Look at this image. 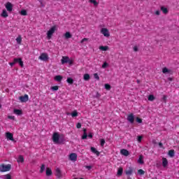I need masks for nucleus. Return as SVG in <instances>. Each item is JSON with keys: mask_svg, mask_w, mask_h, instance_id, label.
Wrapping results in <instances>:
<instances>
[{"mask_svg": "<svg viewBox=\"0 0 179 179\" xmlns=\"http://www.w3.org/2000/svg\"><path fill=\"white\" fill-rule=\"evenodd\" d=\"M10 169H12V166L10 164L5 165L4 164H2L0 165V172L1 173L10 171Z\"/></svg>", "mask_w": 179, "mask_h": 179, "instance_id": "f257e3e1", "label": "nucleus"}, {"mask_svg": "<svg viewBox=\"0 0 179 179\" xmlns=\"http://www.w3.org/2000/svg\"><path fill=\"white\" fill-rule=\"evenodd\" d=\"M57 25H55L53 27H52L49 31H48V33H47V37H48V40H50L51 37H52V34L54 33H55L56 30H57Z\"/></svg>", "mask_w": 179, "mask_h": 179, "instance_id": "f03ea898", "label": "nucleus"}, {"mask_svg": "<svg viewBox=\"0 0 179 179\" xmlns=\"http://www.w3.org/2000/svg\"><path fill=\"white\" fill-rule=\"evenodd\" d=\"M52 141L54 143H59V134L57 132L54 133L52 135Z\"/></svg>", "mask_w": 179, "mask_h": 179, "instance_id": "7ed1b4c3", "label": "nucleus"}, {"mask_svg": "<svg viewBox=\"0 0 179 179\" xmlns=\"http://www.w3.org/2000/svg\"><path fill=\"white\" fill-rule=\"evenodd\" d=\"M126 176H132L134 173V167L129 166L124 171Z\"/></svg>", "mask_w": 179, "mask_h": 179, "instance_id": "20e7f679", "label": "nucleus"}, {"mask_svg": "<svg viewBox=\"0 0 179 179\" xmlns=\"http://www.w3.org/2000/svg\"><path fill=\"white\" fill-rule=\"evenodd\" d=\"M127 121L129 122H130V124H134V121H135V115H134V113H130L128 116H127Z\"/></svg>", "mask_w": 179, "mask_h": 179, "instance_id": "39448f33", "label": "nucleus"}, {"mask_svg": "<svg viewBox=\"0 0 179 179\" xmlns=\"http://www.w3.org/2000/svg\"><path fill=\"white\" fill-rule=\"evenodd\" d=\"M101 33L104 36V37H110V32L106 28H102Z\"/></svg>", "mask_w": 179, "mask_h": 179, "instance_id": "423d86ee", "label": "nucleus"}, {"mask_svg": "<svg viewBox=\"0 0 179 179\" xmlns=\"http://www.w3.org/2000/svg\"><path fill=\"white\" fill-rule=\"evenodd\" d=\"M20 100L22 103H26L29 101V95L24 94V96H20Z\"/></svg>", "mask_w": 179, "mask_h": 179, "instance_id": "0eeeda50", "label": "nucleus"}, {"mask_svg": "<svg viewBox=\"0 0 179 179\" xmlns=\"http://www.w3.org/2000/svg\"><path fill=\"white\" fill-rule=\"evenodd\" d=\"M39 59H41V61H48V55H47L46 53H42L39 56Z\"/></svg>", "mask_w": 179, "mask_h": 179, "instance_id": "6e6552de", "label": "nucleus"}, {"mask_svg": "<svg viewBox=\"0 0 179 179\" xmlns=\"http://www.w3.org/2000/svg\"><path fill=\"white\" fill-rule=\"evenodd\" d=\"M69 159L71 162H76V160H78V155H76V153H71L69 155Z\"/></svg>", "mask_w": 179, "mask_h": 179, "instance_id": "1a4fd4ad", "label": "nucleus"}, {"mask_svg": "<svg viewBox=\"0 0 179 179\" xmlns=\"http://www.w3.org/2000/svg\"><path fill=\"white\" fill-rule=\"evenodd\" d=\"M6 9H7L8 12H12L13 9V5H12L10 2L6 3Z\"/></svg>", "mask_w": 179, "mask_h": 179, "instance_id": "9d476101", "label": "nucleus"}, {"mask_svg": "<svg viewBox=\"0 0 179 179\" xmlns=\"http://www.w3.org/2000/svg\"><path fill=\"white\" fill-rule=\"evenodd\" d=\"M6 136L7 139H8V141H12L13 142V141H15V139L13 138V134L10 132L6 133Z\"/></svg>", "mask_w": 179, "mask_h": 179, "instance_id": "9b49d317", "label": "nucleus"}, {"mask_svg": "<svg viewBox=\"0 0 179 179\" xmlns=\"http://www.w3.org/2000/svg\"><path fill=\"white\" fill-rule=\"evenodd\" d=\"M55 176L58 178H61L62 177V172L61 171V169H59V168L56 169Z\"/></svg>", "mask_w": 179, "mask_h": 179, "instance_id": "f8f14e48", "label": "nucleus"}, {"mask_svg": "<svg viewBox=\"0 0 179 179\" xmlns=\"http://www.w3.org/2000/svg\"><path fill=\"white\" fill-rule=\"evenodd\" d=\"M120 153L121 155H123V156H129V151L125 149H122Z\"/></svg>", "mask_w": 179, "mask_h": 179, "instance_id": "ddd939ff", "label": "nucleus"}, {"mask_svg": "<svg viewBox=\"0 0 179 179\" xmlns=\"http://www.w3.org/2000/svg\"><path fill=\"white\" fill-rule=\"evenodd\" d=\"M61 61L62 65H64V64H68V62L69 61V57L67 56L63 57Z\"/></svg>", "mask_w": 179, "mask_h": 179, "instance_id": "4468645a", "label": "nucleus"}, {"mask_svg": "<svg viewBox=\"0 0 179 179\" xmlns=\"http://www.w3.org/2000/svg\"><path fill=\"white\" fill-rule=\"evenodd\" d=\"M91 152L96 155V156H100V152L94 147H91Z\"/></svg>", "mask_w": 179, "mask_h": 179, "instance_id": "2eb2a0df", "label": "nucleus"}, {"mask_svg": "<svg viewBox=\"0 0 179 179\" xmlns=\"http://www.w3.org/2000/svg\"><path fill=\"white\" fill-rule=\"evenodd\" d=\"M13 113L14 114H16V115H22V114H23L22 110L20 109H14Z\"/></svg>", "mask_w": 179, "mask_h": 179, "instance_id": "dca6fc26", "label": "nucleus"}, {"mask_svg": "<svg viewBox=\"0 0 179 179\" xmlns=\"http://www.w3.org/2000/svg\"><path fill=\"white\" fill-rule=\"evenodd\" d=\"M167 164H169V161H167L166 158H162V166L163 167H167Z\"/></svg>", "mask_w": 179, "mask_h": 179, "instance_id": "f3484780", "label": "nucleus"}, {"mask_svg": "<svg viewBox=\"0 0 179 179\" xmlns=\"http://www.w3.org/2000/svg\"><path fill=\"white\" fill-rule=\"evenodd\" d=\"M46 176L48 177H50V176H52V171L50 168L46 169Z\"/></svg>", "mask_w": 179, "mask_h": 179, "instance_id": "a211bd4d", "label": "nucleus"}, {"mask_svg": "<svg viewBox=\"0 0 179 179\" xmlns=\"http://www.w3.org/2000/svg\"><path fill=\"white\" fill-rule=\"evenodd\" d=\"M122 173H124V169H122V167L119 168L117 170L118 177H121V176H122Z\"/></svg>", "mask_w": 179, "mask_h": 179, "instance_id": "6ab92c4d", "label": "nucleus"}, {"mask_svg": "<svg viewBox=\"0 0 179 179\" xmlns=\"http://www.w3.org/2000/svg\"><path fill=\"white\" fill-rule=\"evenodd\" d=\"M63 79L62 76H55V80H56V82H62Z\"/></svg>", "mask_w": 179, "mask_h": 179, "instance_id": "aec40b11", "label": "nucleus"}, {"mask_svg": "<svg viewBox=\"0 0 179 179\" xmlns=\"http://www.w3.org/2000/svg\"><path fill=\"white\" fill-rule=\"evenodd\" d=\"M17 162V163H24V158L23 157V155H20Z\"/></svg>", "mask_w": 179, "mask_h": 179, "instance_id": "412c9836", "label": "nucleus"}, {"mask_svg": "<svg viewBox=\"0 0 179 179\" xmlns=\"http://www.w3.org/2000/svg\"><path fill=\"white\" fill-rule=\"evenodd\" d=\"M161 10L163 12V13H164L165 15H167V13H169V10L167 9V8L164 7V6H162L161 7Z\"/></svg>", "mask_w": 179, "mask_h": 179, "instance_id": "4be33fe9", "label": "nucleus"}, {"mask_svg": "<svg viewBox=\"0 0 179 179\" xmlns=\"http://www.w3.org/2000/svg\"><path fill=\"white\" fill-rule=\"evenodd\" d=\"M168 155L170 157H174V155H176V152H174V150H170L168 152Z\"/></svg>", "mask_w": 179, "mask_h": 179, "instance_id": "5701e85b", "label": "nucleus"}, {"mask_svg": "<svg viewBox=\"0 0 179 179\" xmlns=\"http://www.w3.org/2000/svg\"><path fill=\"white\" fill-rule=\"evenodd\" d=\"M138 163H139L140 164H143V163H145L143 162V155H140L139 158L138 159Z\"/></svg>", "mask_w": 179, "mask_h": 179, "instance_id": "b1692460", "label": "nucleus"}, {"mask_svg": "<svg viewBox=\"0 0 179 179\" xmlns=\"http://www.w3.org/2000/svg\"><path fill=\"white\" fill-rule=\"evenodd\" d=\"M86 131H87L86 129H83L84 133L83 134L82 139H87V133Z\"/></svg>", "mask_w": 179, "mask_h": 179, "instance_id": "393cba45", "label": "nucleus"}, {"mask_svg": "<svg viewBox=\"0 0 179 179\" xmlns=\"http://www.w3.org/2000/svg\"><path fill=\"white\" fill-rule=\"evenodd\" d=\"M99 50H101V51H107L108 50V46H100L99 47Z\"/></svg>", "mask_w": 179, "mask_h": 179, "instance_id": "a878e982", "label": "nucleus"}, {"mask_svg": "<svg viewBox=\"0 0 179 179\" xmlns=\"http://www.w3.org/2000/svg\"><path fill=\"white\" fill-rule=\"evenodd\" d=\"M162 72H163V73H170L171 72V70H169V69H167V67H164L162 69Z\"/></svg>", "mask_w": 179, "mask_h": 179, "instance_id": "bb28decb", "label": "nucleus"}, {"mask_svg": "<svg viewBox=\"0 0 179 179\" xmlns=\"http://www.w3.org/2000/svg\"><path fill=\"white\" fill-rule=\"evenodd\" d=\"M2 17H8V12H6V10H3V12L1 13Z\"/></svg>", "mask_w": 179, "mask_h": 179, "instance_id": "cd10ccee", "label": "nucleus"}, {"mask_svg": "<svg viewBox=\"0 0 179 179\" xmlns=\"http://www.w3.org/2000/svg\"><path fill=\"white\" fill-rule=\"evenodd\" d=\"M64 37L66 38H71L72 37V34H71V32H66L64 34Z\"/></svg>", "mask_w": 179, "mask_h": 179, "instance_id": "c85d7f7f", "label": "nucleus"}, {"mask_svg": "<svg viewBox=\"0 0 179 179\" xmlns=\"http://www.w3.org/2000/svg\"><path fill=\"white\" fill-rule=\"evenodd\" d=\"M84 80H90V75H89L88 73H86L84 75L83 77Z\"/></svg>", "mask_w": 179, "mask_h": 179, "instance_id": "c756f323", "label": "nucleus"}, {"mask_svg": "<svg viewBox=\"0 0 179 179\" xmlns=\"http://www.w3.org/2000/svg\"><path fill=\"white\" fill-rule=\"evenodd\" d=\"M44 170H45V165L43 164L41 166V170H40L41 174H43V173H44Z\"/></svg>", "mask_w": 179, "mask_h": 179, "instance_id": "7c9ffc66", "label": "nucleus"}, {"mask_svg": "<svg viewBox=\"0 0 179 179\" xmlns=\"http://www.w3.org/2000/svg\"><path fill=\"white\" fill-rule=\"evenodd\" d=\"M20 15H22V16H27V11L26 10H22Z\"/></svg>", "mask_w": 179, "mask_h": 179, "instance_id": "2f4dec72", "label": "nucleus"}, {"mask_svg": "<svg viewBox=\"0 0 179 179\" xmlns=\"http://www.w3.org/2000/svg\"><path fill=\"white\" fill-rule=\"evenodd\" d=\"M66 82L69 83V85H73V79L72 78H68Z\"/></svg>", "mask_w": 179, "mask_h": 179, "instance_id": "473e14b6", "label": "nucleus"}, {"mask_svg": "<svg viewBox=\"0 0 179 179\" xmlns=\"http://www.w3.org/2000/svg\"><path fill=\"white\" fill-rule=\"evenodd\" d=\"M90 2L91 3H93L94 6H99V3L96 0H90Z\"/></svg>", "mask_w": 179, "mask_h": 179, "instance_id": "72a5a7b5", "label": "nucleus"}, {"mask_svg": "<svg viewBox=\"0 0 179 179\" xmlns=\"http://www.w3.org/2000/svg\"><path fill=\"white\" fill-rule=\"evenodd\" d=\"M58 89H59V87L58 85L51 87V90H53V92H57Z\"/></svg>", "mask_w": 179, "mask_h": 179, "instance_id": "f704fd0d", "label": "nucleus"}, {"mask_svg": "<svg viewBox=\"0 0 179 179\" xmlns=\"http://www.w3.org/2000/svg\"><path fill=\"white\" fill-rule=\"evenodd\" d=\"M16 41L18 44H22V36H19L17 38H16Z\"/></svg>", "mask_w": 179, "mask_h": 179, "instance_id": "c9c22d12", "label": "nucleus"}, {"mask_svg": "<svg viewBox=\"0 0 179 179\" xmlns=\"http://www.w3.org/2000/svg\"><path fill=\"white\" fill-rule=\"evenodd\" d=\"M148 100L149 101H153V100H155V96L153 94L149 95Z\"/></svg>", "mask_w": 179, "mask_h": 179, "instance_id": "e433bc0d", "label": "nucleus"}, {"mask_svg": "<svg viewBox=\"0 0 179 179\" xmlns=\"http://www.w3.org/2000/svg\"><path fill=\"white\" fill-rule=\"evenodd\" d=\"M71 117H78V111L74 110L71 113Z\"/></svg>", "mask_w": 179, "mask_h": 179, "instance_id": "4c0bfd02", "label": "nucleus"}, {"mask_svg": "<svg viewBox=\"0 0 179 179\" xmlns=\"http://www.w3.org/2000/svg\"><path fill=\"white\" fill-rule=\"evenodd\" d=\"M138 174H139V176H143V174H145V171H143V169H139L138 171Z\"/></svg>", "mask_w": 179, "mask_h": 179, "instance_id": "58836bf2", "label": "nucleus"}, {"mask_svg": "<svg viewBox=\"0 0 179 179\" xmlns=\"http://www.w3.org/2000/svg\"><path fill=\"white\" fill-rule=\"evenodd\" d=\"M105 89L106 90H110L111 89V85H110V84H105Z\"/></svg>", "mask_w": 179, "mask_h": 179, "instance_id": "ea45409f", "label": "nucleus"}, {"mask_svg": "<svg viewBox=\"0 0 179 179\" xmlns=\"http://www.w3.org/2000/svg\"><path fill=\"white\" fill-rule=\"evenodd\" d=\"M21 59H20V58H15V59H14V62H15V64H19V62H20Z\"/></svg>", "mask_w": 179, "mask_h": 179, "instance_id": "a19ab883", "label": "nucleus"}, {"mask_svg": "<svg viewBox=\"0 0 179 179\" xmlns=\"http://www.w3.org/2000/svg\"><path fill=\"white\" fill-rule=\"evenodd\" d=\"M94 79H96V80H100V77L99 76V74L94 73Z\"/></svg>", "mask_w": 179, "mask_h": 179, "instance_id": "79ce46f5", "label": "nucleus"}, {"mask_svg": "<svg viewBox=\"0 0 179 179\" xmlns=\"http://www.w3.org/2000/svg\"><path fill=\"white\" fill-rule=\"evenodd\" d=\"M143 138V136H138V138H137V141L138 142H139V143H141L142 142V139Z\"/></svg>", "mask_w": 179, "mask_h": 179, "instance_id": "37998d69", "label": "nucleus"}, {"mask_svg": "<svg viewBox=\"0 0 179 179\" xmlns=\"http://www.w3.org/2000/svg\"><path fill=\"white\" fill-rule=\"evenodd\" d=\"M4 179H12V176H10V174H6V176H4Z\"/></svg>", "mask_w": 179, "mask_h": 179, "instance_id": "c03bdc74", "label": "nucleus"}, {"mask_svg": "<svg viewBox=\"0 0 179 179\" xmlns=\"http://www.w3.org/2000/svg\"><path fill=\"white\" fill-rule=\"evenodd\" d=\"M108 66V64L107 62H104L102 65V68L103 69H106V68H107Z\"/></svg>", "mask_w": 179, "mask_h": 179, "instance_id": "a18cd8bd", "label": "nucleus"}, {"mask_svg": "<svg viewBox=\"0 0 179 179\" xmlns=\"http://www.w3.org/2000/svg\"><path fill=\"white\" fill-rule=\"evenodd\" d=\"M106 143V140L101 138V146L103 148L104 146V144Z\"/></svg>", "mask_w": 179, "mask_h": 179, "instance_id": "49530a36", "label": "nucleus"}, {"mask_svg": "<svg viewBox=\"0 0 179 179\" xmlns=\"http://www.w3.org/2000/svg\"><path fill=\"white\" fill-rule=\"evenodd\" d=\"M162 101H164V103H166L167 101V96L164 95L162 97Z\"/></svg>", "mask_w": 179, "mask_h": 179, "instance_id": "de8ad7c7", "label": "nucleus"}, {"mask_svg": "<svg viewBox=\"0 0 179 179\" xmlns=\"http://www.w3.org/2000/svg\"><path fill=\"white\" fill-rule=\"evenodd\" d=\"M136 122H138V124H142V119L139 117H136Z\"/></svg>", "mask_w": 179, "mask_h": 179, "instance_id": "09e8293b", "label": "nucleus"}, {"mask_svg": "<svg viewBox=\"0 0 179 179\" xmlns=\"http://www.w3.org/2000/svg\"><path fill=\"white\" fill-rule=\"evenodd\" d=\"M67 64H69L70 66H72V65H73V61L69 59Z\"/></svg>", "mask_w": 179, "mask_h": 179, "instance_id": "8fccbe9b", "label": "nucleus"}, {"mask_svg": "<svg viewBox=\"0 0 179 179\" xmlns=\"http://www.w3.org/2000/svg\"><path fill=\"white\" fill-rule=\"evenodd\" d=\"M39 2L41 3V8H44L45 6V4L43 3V0H39Z\"/></svg>", "mask_w": 179, "mask_h": 179, "instance_id": "3c124183", "label": "nucleus"}, {"mask_svg": "<svg viewBox=\"0 0 179 179\" xmlns=\"http://www.w3.org/2000/svg\"><path fill=\"white\" fill-rule=\"evenodd\" d=\"M88 40H89V38H84L83 40H81L80 43H81V44H83V43H85V41H87Z\"/></svg>", "mask_w": 179, "mask_h": 179, "instance_id": "603ef678", "label": "nucleus"}, {"mask_svg": "<svg viewBox=\"0 0 179 179\" xmlns=\"http://www.w3.org/2000/svg\"><path fill=\"white\" fill-rule=\"evenodd\" d=\"M19 65H20V66H21L22 68H23V66H24V64H23V61H22V59H21V61L20 62H19Z\"/></svg>", "mask_w": 179, "mask_h": 179, "instance_id": "864d4df0", "label": "nucleus"}, {"mask_svg": "<svg viewBox=\"0 0 179 179\" xmlns=\"http://www.w3.org/2000/svg\"><path fill=\"white\" fill-rule=\"evenodd\" d=\"M76 127H77V128L79 129L82 128V124H80V123L78 122V123L77 124Z\"/></svg>", "mask_w": 179, "mask_h": 179, "instance_id": "5fc2aeb1", "label": "nucleus"}, {"mask_svg": "<svg viewBox=\"0 0 179 179\" xmlns=\"http://www.w3.org/2000/svg\"><path fill=\"white\" fill-rule=\"evenodd\" d=\"M155 15H157L158 16L160 15V10H157Z\"/></svg>", "mask_w": 179, "mask_h": 179, "instance_id": "6e6d98bb", "label": "nucleus"}, {"mask_svg": "<svg viewBox=\"0 0 179 179\" xmlns=\"http://www.w3.org/2000/svg\"><path fill=\"white\" fill-rule=\"evenodd\" d=\"M134 51H135L136 52L138 51V47L137 46L134 47Z\"/></svg>", "mask_w": 179, "mask_h": 179, "instance_id": "4d7b16f0", "label": "nucleus"}, {"mask_svg": "<svg viewBox=\"0 0 179 179\" xmlns=\"http://www.w3.org/2000/svg\"><path fill=\"white\" fill-rule=\"evenodd\" d=\"M88 138H93V135L92 134V133H90L88 134Z\"/></svg>", "mask_w": 179, "mask_h": 179, "instance_id": "13d9d810", "label": "nucleus"}, {"mask_svg": "<svg viewBox=\"0 0 179 179\" xmlns=\"http://www.w3.org/2000/svg\"><path fill=\"white\" fill-rule=\"evenodd\" d=\"M15 64H16V63H15V61H14L13 62L9 63V64L10 65V66H13V65H15Z\"/></svg>", "mask_w": 179, "mask_h": 179, "instance_id": "bf43d9fd", "label": "nucleus"}, {"mask_svg": "<svg viewBox=\"0 0 179 179\" xmlns=\"http://www.w3.org/2000/svg\"><path fill=\"white\" fill-rule=\"evenodd\" d=\"M10 120H15V116H8Z\"/></svg>", "mask_w": 179, "mask_h": 179, "instance_id": "052dcab7", "label": "nucleus"}, {"mask_svg": "<svg viewBox=\"0 0 179 179\" xmlns=\"http://www.w3.org/2000/svg\"><path fill=\"white\" fill-rule=\"evenodd\" d=\"M86 169H87L88 170H91L92 169V166H87Z\"/></svg>", "mask_w": 179, "mask_h": 179, "instance_id": "680f3d73", "label": "nucleus"}, {"mask_svg": "<svg viewBox=\"0 0 179 179\" xmlns=\"http://www.w3.org/2000/svg\"><path fill=\"white\" fill-rule=\"evenodd\" d=\"M101 96V95L99 92L96 93V97H97L98 99H99Z\"/></svg>", "mask_w": 179, "mask_h": 179, "instance_id": "e2e57ef3", "label": "nucleus"}, {"mask_svg": "<svg viewBox=\"0 0 179 179\" xmlns=\"http://www.w3.org/2000/svg\"><path fill=\"white\" fill-rule=\"evenodd\" d=\"M159 148H163V143H159Z\"/></svg>", "mask_w": 179, "mask_h": 179, "instance_id": "0e129e2a", "label": "nucleus"}, {"mask_svg": "<svg viewBox=\"0 0 179 179\" xmlns=\"http://www.w3.org/2000/svg\"><path fill=\"white\" fill-rule=\"evenodd\" d=\"M1 107H2V106H1V103H0V108H1Z\"/></svg>", "mask_w": 179, "mask_h": 179, "instance_id": "69168bd1", "label": "nucleus"}, {"mask_svg": "<svg viewBox=\"0 0 179 179\" xmlns=\"http://www.w3.org/2000/svg\"><path fill=\"white\" fill-rule=\"evenodd\" d=\"M137 83H139V80H137Z\"/></svg>", "mask_w": 179, "mask_h": 179, "instance_id": "338daca9", "label": "nucleus"}, {"mask_svg": "<svg viewBox=\"0 0 179 179\" xmlns=\"http://www.w3.org/2000/svg\"><path fill=\"white\" fill-rule=\"evenodd\" d=\"M74 179H78V178H74Z\"/></svg>", "mask_w": 179, "mask_h": 179, "instance_id": "774afa93", "label": "nucleus"}]
</instances>
